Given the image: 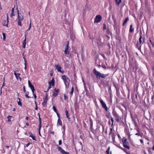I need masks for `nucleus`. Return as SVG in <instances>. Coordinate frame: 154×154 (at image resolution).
<instances>
[{"label": "nucleus", "instance_id": "nucleus-15", "mask_svg": "<svg viewBox=\"0 0 154 154\" xmlns=\"http://www.w3.org/2000/svg\"><path fill=\"white\" fill-rule=\"evenodd\" d=\"M8 21H9L8 20V19L5 20L4 21V23L3 24V25L4 26H6L7 27H8Z\"/></svg>", "mask_w": 154, "mask_h": 154}, {"label": "nucleus", "instance_id": "nucleus-22", "mask_svg": "<svg viewBox=\"0 0 154 154\" xmlns=\"http://www.w3.org/2000/svg\"><path fill=\"white\" fill-rule=\"evenodd\" d=\"M17 102L18 103V104L19 106H22V104L20 102V98H17Z\"/></svg>", "mask_w": 154, "mask_h": 154}, {"label": "nucleus", "instance_id": "nucleus-4", "mask_svg": "<svg viewBox=\"0 0 154 154\" xmlns=\"http://www.w3.org/2000/svg\"><path fill=\"white\" fill-rule=\"evenodd\" d=\"M55 66L56 69L58 72H60L62 74L64 73V72L63 70H62V68L59 65L55 64Z\"/></svg>", "mask_w": 154, "mask_h": 154}, {"label": "nucleus", "instance_id": "nucleus-30", "mask_svg": "<svg viewBox=\"0 0 154 154\" xmlns=\"http://www.w3.org/2000/svg\"><path fill=\"white\" fill-rule=\"evenodd\" d=\"M74 91V88L73 87H72L71 88V90L70 93V95L71 97L72 95V94L73 92Z\"/></svg>", "mask_w": 154, "mask_h": 154}, {"label": "nucleus", "instance_id": "nucleus-49", "mask_svg": "<svg viewBox=\"0 0 154 154\" xmlns=\"http://www.w3.org/2000/svg\"><path fill=\"white\" fill-rule=\"evenodd\" d=\"M41 123H39V131H40L41 128Z\"/></svg>", "mask_w": 154, "mask_h": 154}, {"label": "nucleus", "instance_id": "nucleus-10", "mask_svg": "<svg viewBox=\"0 0 154 154\" xmlns=\"http://www.w3.org/2000/svg\"><path fill=\"white\" fill-rule=\"evenodd\" d=\"M28 83L29 87L30 88L32 93H33L35 90L34 86L31 84L30 81L29 80H28Z\"/></svg>", "mask_w": 154, "mask_h": 154}, {"label": "nucleus", "instance_id": "nucleus-38", "mask_svg": "<svg viewBox=\"0 0 154 154\" xmlns=\"http://www.w3.org/2000/svg\"><path fill=\"white\" fill-rule=\"evenodd\" d=\"M31 27V21H30L29 25V27L28 29L27 30V31H28L29 30Z\"/></svg>", "mask_w": 154, "mask_h": 154}, {"label": "nucleus", "instance_id": "nucleus-55", "mask_svg": "<svg viewBox=\"0 0 154 154\" xmlns=\"http://www.w3.org/2000/svg\"><path fill=\"white\" fill-rule=\"evenodd\" d=\"M141 46H140V47H137V48L138 49L140 50V51H141Z\"/></svg>", "mask_w": 154, "mask_h": 154}, {"label": "nucleus", "instance_id": "nucleus-43", "mask_svg": "<svg viewBox=\"0 0 154 154\" xmlns=\"http://www.w3.org/2000/svg\"><path fill=\"white\" fill-rule=\"evenodd\" d=\"M111 122H112V126L113 125V119L112 117H111Z\"/></svg>", "mask_w": 154, "mask_h": 154}, {"label": "nucleus", "instance_id": "nucleus-11", "mask_svg": "<svg viewBox=\"0 0 154 154\" xmlns=\"http://www.w3.org/2000/svg\"><path fill=\"white\" fill-rule=\"evenodd\" d=\"M58 89H55L52 94V96H54V97H56L58 95Z\"/></svg>", "mask_w": 154, "mask_h": 154}, {"label": "nucleus", "instance_id": "nucleus-50", "mask_svg": "<svg viewBox=\"0 0 154 154\" xmlns=\"http://www.w3.org/2000/svg\"><path fill=\"white\" fill-rule=\"evenodd\" d=\"M33 96H34V98L35 99L36 98V95L33 93Z\"/></svg>", "mask_w": 154, "mask_h": 154}, {"label": "nucleus", "instance_id": "nucleus-25", "mask_svg": "<svg viewBox=\"0 0 154 154\" xmlns=\"http://www.w3.org/2000/svg\"><path fill=\"white\" fill-rule=\"evenodd\" d=\"M65 113L66 116V117L68 119H70V118L69 117V112L67 110H66L65 111Z\"/></svg>", "mask_w": 154, "mask_h": 154}, {"label": "nucleus", "instance_id": "nucleus-16", "mask_svg": "<svg viewBox=\"0 0 154 154\" xmlns=\"http://www.w3.org/2000/svg\"><path fill=\"white\" fill-rule=\"evenodd\" d=\"M134 124V126L135 127H137L138 125L137 124V120L135 118H132Z\"/></svg>", "mask_w": 154, "mask_h": 154}, {"label": "nucleus", "instance_id": "nucleus-32", "mask_svg": "<svg viewBox=\"0 0 154 154\" xmlns=\"http://www.w3.org/2000/svg\"><path fill=\"white\" fill-rule=\"evenodd\" d=\"M116 119V121L117 122H119L120 120V118H119V116L118 115L117 116H116V117H115Z\"/></svg>", "mask_w": 154, "mask_h": 154}, {"label": "nucleus", "instance_id": "nucleus-3", "mask_svg": "<svg viewBox=\"0 0 154 154\" xmlns=\"http://www.w3.org/2000/svg\"><path fill=\"white\" fill-rule=\"evenodd\" d=\"M93 72L94 74L95 75L97 79L100 78L101 77V73L97 71L95 68L93 70Z\"/></svg>", "mask_w": 154, "mask_h": 154}, {"label": "nucleus", "instance_id": "nucleus-48", "mask_svg": "<svg viewBox=\"0 0 154 154\" xmlns=\"http://www.w3.org/2000/svg\"><path fill=\"white\" fill-rule=\"evenodd\" d=\"M106 29V25L105 24H103V29L104 30Z\"/></svg>", "mask_w": 154, "mask_h": 154}, {"label": "nucleus", "instance_id": "nucleus-26", "mask_svg": "<svg viewBox=\"0 0 154 154\" xmlns=\"http://www.w3.org/2000/svg\"><path fill=\"white\" fill-rule=\"evenodd\" d=\"M50 82L51 85H52L53 86H54V78H53L52 80H51V82Z\"/></svg>", "mask_w": 154, "mask_h": 154}, {"label": "nucleus", "instance_id": "nucleus-31", "mask_svg": "<svg viewBox=\"0 0 154 154\" xmlns=\"http://www.w3.org/2000/svg\"><path fill=\"white\" fill-rule=\"evenodd\" d=\"M112 113L113 116L115 117H116V116H117L118 115V114L115 111H113L112 112Z\"/></svg>", "mask_w": 154, "mask_h": 154}, {"label": "nucleus", "instance_id": "nucleus-9", "mask_svg": "<svg viewBox=\"0 0 154 154\" xmlns=\"http://www.w3.org/2000/svg\"><path fill=\"white\" fill-rule=\"evenodd\" d=\"M69 43L68 42L67 44L66 45L65 47V50L64 51V54H69V51H68Z\"/></svg>", "mask_w": 154, "mask_h": 154}, {"label": "nucleus", "instance_id": "nucleus-12", "mask_svg": "<svg viewBox=\"0 0 154 154\" xmlns=\"http://www.w3.org/2000/svg\"><path fill=\"white\" fill-rule=\"evenodd\" d=\"M48 101L47 96H46L45 97L44 100V101L42 102V104L43 106H46L47 102Z\"/></svg>", "mask_w": 154, "mask_h": 154}, {"label": "nucleus", "instance_id": "nucleus-18", "mask_svg": "<svg viewBox=\"0 0 154 154\" xmlns=\"http://www.w3.org/2000/svg\"><path fill=\"white\" fill-rule=\"evenodd\" d=\"M141 35H142V32L141 31H140V37L139 39V42H140V44H141L142 43V36H141Z\"/></svg>", "mask_w": 154, "mask_h": 154}, {"label": "nucleus", "instance_id": "nucleus-5", "mask_svg": "<svg viewBox=\"0 0 154 154\" xmlns=\"http://www.w3.org/2000/svg\"><path fill=\"white\" fill-rule=\"evenodd\" d=\"M99 101L100 103L101 104L102 107L104 108L106 111H107L108 110V108L106 106V104L101 99H100Z\"/></svg>", "mask_w": 154, "mask_h": 154}, {"label": "nucleus", "instance_id": "nucleus-46", "mask_svg": "<svg viewBox=\"0 0 154 154\" xmlns=\"http://www.w3.org/2000/svg\"><path fill=\"white\" fill-rule=\"evenodd\" d=\"M62 144V140H60L59 141V145H60Z\"/></svg>", "mask_w": 154, "mask_h": 154}, {"label": "nucleus", "instance_id": "nucleus-13", "mask_svg": "<svg viewBox=\"0 0 154 154\" xmlns=\"http://www.w3.org/2000/svg\"><path fill=\"white\" fill-rule=\"evenodd\" d=\"M14 75H15L17 80H18V79L19 78V79H20V80H21V78L20 77V74L17 73L15 71L14 72Z\"/></svg>", "mask_w": 154, "mask_h": 154}, {"label": "nucleus", "instance_id": "nucleus-60", "mask_svg": "<svg viewBox=\"0 0 154 154\" xmlns=\"http://www.w3.org/2000/svg\"><path fill=\"white\" fill-rule=\"evenodd\" d=\"M135 135H140V134L139 133H137Z\"/></svg>", "mask_w": 154, "mask_h": 154}, {"label": "nucleus", "instance_id": "nucleus-29", "mask_svg": "<svg viewBox=\"0 0 154 154\" xmlns=\"http://www.w3.org/2000/svg\"><path fill=\"white\" fill-rule=\"evenodd\" d=\"M112 139L113 141L115 142V137L114 133L112 134Z\"/></svg>", "mask_w": 154, "mask_h": 154}, {"label": "nucleus", "instance_id": "nucleus-21", "mask_svg": "<svg viewBox=\"0 0 154 154\" xmlns=\"http://www.w3.org/2000/svg\"><path fill=\"white\" fill-rule=\"evenodd\" d=\"M129 20V18L128 17H126L124 21L123 22V24H122V26H124L125 24L127 23V22L128 20Z\"/></svg>", "mask_w": 154, "mask_h": 154}, {"label": "nucleus", "instance_id": "nucleus-37", "mask_svg": "<svg viewBox=\"0 0 154 154\" xmlns=\"http://www.w3.org/2000/svg\"><path fill=\"white\" fill-rule=\"evenodd\" d=\"M2 35L3 36V39L4 40H5V35L4 33H2Z\"/></svg>", "mask_w": 154, "mask_h": 154}, {"label": "nucleus", "instance_id": "nucleus-8", "mask_svg": "<svg viewBox=\"0 0 154 154\" xmlns=\"http://www.w3.org/2000/svg\"><path fill=\"white\" fill-rule=\"evenodd\" d=\"M102 19L101 16L100 15H97L95 17V20H94V23L96 22L98 23L100 22Z\"/></svg>", "mask_w": 154, "mask_h": 154}, {"label": "nucleus", "instance_id": "nucleus-41", "mask_svg": "<svg viewBox=\"0 0 154 154\" xmlns=\"http://www.w3.org/2000/svg\"><path fill=\"white\" fill-rule=\"evenodd\" d=\"M101 55L102 56V57H103V58L104 59L106 60V57H105V56L104 54H101Z\"/></svg>", "mask_w": 154, "mask_h": 154}, {"label": "nucleus", "instance_id": "nucleus-19", "mask_svg": "<svg viewBox=\"0 0 154 154\" xmlns=\"http://www.w3.org/2000/svg\"><path fill=\"white\" fill-rule=\"evenodd\" d=\"M101 78H105L106 76H108L109 74H104L102 73H101Z\"/></svg>", "mask_w": 154, "mask_h": 154}, {"label": "nucleus", "instance_id": "nucleus-62", "mask_svg": "<svg viewBox=\"0 0 154 154\" xmlns=\"http://www.w3.org/2000/svg\"><path fill=\"white\" fill-rule=\"evenodd\" d=\"M29 119V118L28 117H26V119L27 120H28Z\"/></svg>", "mask_w": 154, "mask_h": 154}, {"label": "nucleus", "instance_id": "nucleus-56", "mask_svg": "<svg viewBox=\"0 0 154 154\" xmlns=\"http://www.w3.org/2000/svg\"><path fill=\"white\" fill-rule=\"evenodd\" d=\"M140 141L141 143L143 144V141L142 139H140Z\"/></svg>", "mask_w": 154, "mask_h": 154}, {"label": "nucleus", "instance_id": "nucleus-51", "mask_svg": "<svg viewBox=\"0 0 154 154\" xmlns=\"http://www.w3.org/2000/svg\"><path fill=\"white\" fill-rule=\"evenodd\" d=\"M131 136V135L129 133H128V138L129 139H130V140L131 139V137H130Z\"/></svg>", "mask_w": 154, "mask_h": 154}, {"label": "nucleus", "instance_id": "nucleus-6", "mask_svg": "<svg viewBox=\"0 0 154 154\" xmlns=\"http://www.w3.org/2000/svg\"><path fill=\"white\" fill-rule=\"evenodd\" d=\"M122 142L123 146L124 147L128 149H130V147L128 146V143L127 142V140L126 139L122 140Z\"/></svg>", "mask_w": 154, "mask_h": 154}, {"label": "nucleus", "instance_id": "nucleus-7", "mask_svg": "<svg viewBox=\"0 0 154 154\" xmlns=\"http://www.w3.org/2000/svg\"><path fill=\"white\" fill-rule=\"evenodd\" d=\"M57 149L62 154H69V152L65 151L60 146H57Z\"/></svg>", "mask_w": 154, "mask_h": 154}, {"label": "nucleus", "instance_id": "nucleus-17", "mask_svg": "<svg viewBox=\"0 0 154 154\" xmlns=\"http://www.w3.org/2000/svg\"><path fill=\"white\" fill-rule=\"evenodd\" d=\"M57 125V126H58V125L61 126L62 125V122L60 119V117H59V118L58 119Z\"/></svg>", "mask_w": 154, "mask_h": 154}, {"label": "nucleus", "instance_id": "nucleus-44", "mask_svg": "<svg viewBox=\"0 0 154 154\" xmlns=\"http://www.w3.org/2000/svg\"><path fill=\"white\" fill-rule=\"evenodd\" d=\"M48 84L49 85V86L48 87V91L50 88H51V85L50 84V82H48Z\"/></svg>", "mask_w": 154, "mask_h": 154}, {"label": "nucleus", "instance_id": "nucleus-64", "mask_svg": "<svg viewBox=\"0 0 154 154\" xmlns=\"http://www.w3.org/2000/svg\"><path fill=\"white\" fill-rule=\"evenodd\" d=\"M50 75L51 76H52L53 75V74L52 73H50Z\"/></svg>", "mask_w": 154, "mask_h": 154}, {"label": "nucleus", "instance_id": "nucleus-1", "mask_svg": "<svg viewBox=\"0 0 154 154\" xmlns=\"http://www.w3.org/2000/svg\"><path fill=\"white\" fill-rule=\"evenodd\" d=\"M18 14V18L17 19V22L18 25L20 26H22L21 22L23 19V15L21 13H19V11L18 10L17 11Z\"/></svg>", "mask_w": 154, "mask_h": 154}, {"label": "nucleus", "instance_id": "nucleus-52", "mask_svg": "<svg viewBox=\"0 0 154 154\" xmlns=\"http://www.w3.org/2000/svg\"><path fill=\"white\" fill-rule=\"evenodd\" d=\"M39 123H41V119L39 116Z\"/></svg>", "mask_w": 154, "mask_h": 154}, {"label": "nucleus", "instance_id": "nucleus-40", "mask_svg": "<svg viewBox=\"0 0 154 154\" xmlns=\"http://www.w3.org/2000/svg\"><path fill=\"white\" fill-rule=\"evenodd\" d=\"M64 98L65 100H66L68 98V97L66 96V94H64Z\"/></svg>", "mask_w": 154, "mask_h": 154}, {"label": "nucleus", "instance_id": "nucleus-28", "mask_svg": "<svg viewBox=\"0 0 154 154\" xmlns=\"http://www.w3.org/2000/svg\"><path fill=\"white\" fill-rule=\"evenodd\" d=\"M14 8H13L12 9V12H11V17H12V16H14L15 15L14 14Z\"/></svg>", "mask_w": 154, "mask_h": 154}, {"label": "nucleus", "instance_id": "nucleus-58", "mask_svg": "<svg viewBox=\"0 0 154 154\" xmlns=\"http://www.w3.org/2000/svg\"><path fill=\"white\" fill-rule=\"evenodd\" d=\"M6 16H7V19L8 20V14H7Z\"/></svg>", "mask_w": 154, "mask_h": 154}, {"label": "nucleus", "instance_id": "nucleus-61", "mask_svg": "<svg viewBox=\"0 0 154 154\" xmlns=\"http://www.w3.org/2000/svg\"><path fill=\"white\" fill-rule=\"evenodd\" d=\"M35 109L36 110H37L38 109V108H37V105H36V106H35Z\"/></svg>", "mask_w": 154, "mask_h": 154}, {"label": "nucleus", "instance_id": "nucleus-59", "mask_svg": "<svg viewBox=\"0 0 154 154\" xmlns=\"http://www.w3.org/2000/svg\"><path fill=\"white\" fill-rule=\"evenodd\" d=\"M26 125H27V126H29V124L28 123H27L26 122Z\"/></svg>", "mask_w": 154, "mask_h": 154}, {"label": "nucleus", "instance_id": "nucleus-2", "mask_svg": "<svg viewBox=\"0 0 154 154\" xmlns=\"http://www.w3.org/2000/svg\"><path fill=\"white\" fill-rule=\"evenodd\" d=\"M61 78L64 82L66 88H68L69 87L70 83L69 79L65 75H62Z\"/></svg>", "mask_w": 154, "mask_h": 154}, {"label": "nucleus", "instance_id": "nucleus-33", "mask_svg": "<svg viewBox=\"0 0 154 154\" xmlns=\"http://www.w3.org/2000/svg\"><path fill=\"white\" fill-rule=\"evenodd\" d=\"M115 1L116 4L119 5L121 2V0H119V2H118L117 0H115Z\"/></svg>", "mask_w": 154, "mask_h": 154}, {"label": "nucleus", "instance_id": "nucleus-20", "mask_svg": "<svg viewBox=\"0 0 154 154\" xmlns=\"http://www.w3.org/2000/svg\"><path fill=\"white\" fill-rule=\"evenodd\" d=\"M134 29L133 28L132 25H131L130 27L129 32H132L134 31Z\"/></svg>", "mask_w": 154, "mask_h": 154}, {"label": "nucleus", "instance_id": "nucleus-53", "mask_svg": "<svg viewBox=\"0 0 154 154\" xmlns=\"http://www.w3.org/2000/svg\"><path fill=\"white\" fill-rule=\"evenodd\" d=\"M23 88V91L24 92H26V90H25V86H24Z\"/></svg>", "mask_w": 154, "mask_h": 154}, {"label": "nucleus", "instance_id": "nucleus-45", "mask_svg": "<svg viewBox=\"0 0 154 154\" xmlns=\"http://www.w3.org/2000/svg\"><path fill=\"white\" fill-rule=\"evenodd\" d=\"M112 128H110V132L109 133V135H110V134H112Z\"/></svg>", "mask_w": 154, "mask_h": 154}, {"label": "nucleus", "instance_id": "nucleus-47", "mask_svg": "<svg viewBox=\"0 0 154 154\" xmlns=\"http://www.w3.org/2000/svg\"><path fill=\"white\" fill-rule=\"evenodd\" d=\"M5 86V83H4V82L3 83V85H2V86L1 88V94H2V88H3L4 86Z\"/></svg>", "mask_w": 154, "mask_h": 154}, {"label": "nucleus", "instance_id": "nucleus-57", "mask_svg": "<svg viewBox=\"0 0 154 154\" xmlns=\"http://www.w3.org/2000/svg\"><path fill=\"white\" fill-rule=\"evenodd\" d=\"M62 128L64 130V131H65V126H63L62 127Z\"/></svg>", "mask_w": 154, "mask_h": 154}, {"label": "nucleus", "instance_id": "nucleus-39", "mask_svg": "<svg viewBox=\"0 0 154 154\" xmlns=\"http://www.w3.org/2000/svg\"><path fill=\"white\" fill-rule=\"evenodd\" d=\"M84 87H85V91H87L88 90V89L86 86V85H85V83H84Z\"/></svg>", "mask_w": 154, "mask_h": 154}, {"label": "nucleus", "instance_id": "nucleus-54", "mask_svg": "<svg viewBox=\"0 0 154 154\" xmlns=\"http://www.w3.org/2000/svg\"><path fill=\"white\" fill-rule=\"evenodd\" d=\"M24 65H25V67H24V69L25 70H26V62H25V63H24Z\"/></svg>", "mask_w": 154, "mask_h": 154}, {"label": "nucleus", "instance_id": "nucleus-23", "mask_svg": "<svg viewBox=\"0 0 154 154\" xmlns=\"http://www.w3.org/2000/svg\"><path fill=\"white\" fill-rule=\"evenodd\" d=\"M29 137H31L32 139L34 140H36V139L35 138V137L32 134V133H30Z\"/></svg>", "mask_w": 154, "mask_h": 154}, {"label": "nucleus", "instance_id": "nucleus-63", "mask_svg": "<svg viewBox=\"0 0 154 154\" xmlns=\"http://www.w3.org/2000/svg\"><path fill=\"white\" fill-rule=\"evenodd\" d=\"M5 147L6 148L8 149V148H9V146H5Z\"/></svg>", "mask_w": 154, "mask_h": 154}, {"label": "nucleus", "instance_id": "nucleus-42", "mask_svg": "<svg viewBox=\"0 0 154 154\" xmlns=\"http://www.w3.org/2000/svg\"><path fill=\"white\" fill-rule=\"evenodd\" d=\"M110 149V147H109L108 149H107L106 150V152L107 154H109V150Z\"/></svg>", "mask_w": 154, "mask_h": 154}, {"label": "nucleus", "instance_id": "nucleus-14", "mask_svg": "<svg viewBox=\"0 0 154 154\" xmlns=\"http://www.w3.org/2000/svg\"><path fill=\"white\" fill-rule=\"evenodd\" d=\"M25 38L24 41H23V47L24 48H25L26 46V35L25 34Z\"/></svg>", "mask_w": 154, "mask_h": 154}, {"label": "nucleus", "instance_id": "nucleus-34", "mask_svg": "<svg viewBox=\"0 0 154 154\" xmlns=\"http://www.w3.org/2000/svg\"><path fill=\"white\" fill-rule=\"evenodd\" d=\"M53 109L54 110V111L56 113H57V110L56 109V108L54 106H53Z\"/></svg>", "mask_w": 154, "mask_h": 154}, {"label": "nucleus", "instance_id": "nucleus-27", "mask_svg": "<svg viewBox=\"0 0 154 154\" xmlns=\"http://www.w3.org/2000/svg\"><path fill=\"white\" fill-rule=\"evenodd\" d=\"M29 94V92L27 91L25 93V97L26 98H30L31 97L28 96V94Z\"/></svg>", "mask_w": 154, "mask_h": 154}, {"label": "nucleus", "instance_id": "nucleus-36", "mask_svg": "<svg viewBox=\"0 0 154 154\" xmlns=\"http://www.w3.org/2000/svg\"><path fill=\"white\" fill-rule=\"evenodd\" d=\"M119 148H120V149H122V150H123L124 152H126V153L127 154H129V153L127 152L126 151V150L125 149H124V148H123L122 147H121V146H119Z\"/></svg>", "mask_w": 154, "mask_h": 154}, {"label": "nucleus", "instance_id": "nucleus-35", "mask_svg": "<svg viewBox=\"0 0 154 154\" xmlns=\"http://www.w3.org/2000/svg\"><path fill=\"white\" fill-rule=\"evenodd\" d=\"M85 91L86 92V95L88 96H90V94L88 90L87 91Z\"/></svg>", "mask_w": 154, "mask_h": 154}, {"label": "nucleus", "instance_id": "nucleus-24", "mask_svg": "<svg viewBox=\"0 0 154 154\" xmlns=\"http://www.w3.org/2000/svg\"><path fill=\"white\" fill-rule=\"evenodd\" d=\"M12 118V116H7L8 121L9 122H11Z\"/></svg>", "mask_w": 154, "mask_h": 154}]
</instances>
